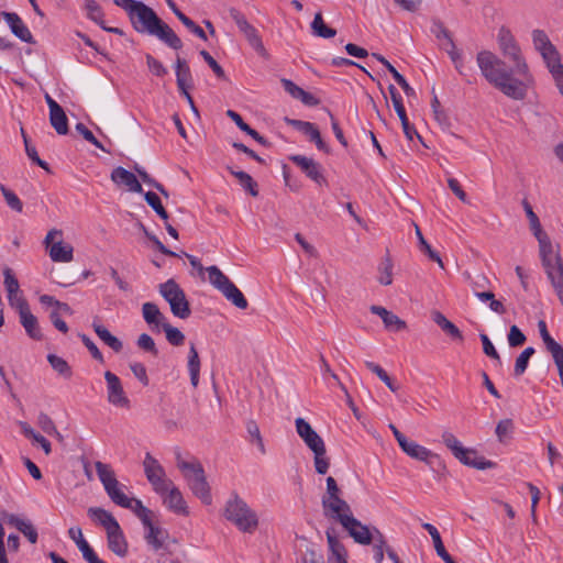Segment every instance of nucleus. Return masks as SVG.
Here are the masks:
<instances>
[{
  "mask_svg": "<svg viewBox=\"0 0 563 563\" xmlns=\"http://www.w3.org/2000/svg\"><path fill=\"white\" fill-rule=\"evenodd\" d=\"M477 65L485 79L505 96L522 100L526 97V86L512 75L516 71L507 69L506 64L489 51H482L476 56Z\"/></svg>",
  "mask_w": 563,
  "mask_h": 563,
  "instance_id": "1",
  "label": "nucleus"
},
{
  "mask_svg": "<svg viewBox=\"0 0 563 563\" xmlns=\"http://www.w3.org/2000/svg\"><path fill=\"white\" fill-rule=\"evenodd\" d=\"M129 19L136 32L154 35L173 49L183 47L180 37L145 3L141 2Z\"/></svg>",
  "mask_w": 563,
  "mask_h": 563,
  "instance_id": "2",
  "label": "nucleus"
},
{
  "mask_svg": "<svg viewBox=\"0 0 563 563\" xmlns=\"http://www.w3.org/2000/svg\"><path fill=\"white\" fill-rule=\"evenodd\" d=\"M96 472L104 490L110 499L120 507L131 509L136 517L142 521L143 526L150 525V519L153 518V511L145 507L140 499L129 498L121 489L114 472L110 465L100 461L95 463Z\"/></svg>",
  "mask_w": 563,
  "mask_h": 563,
  "instance_id": "3",
  "label": "nucleus"
},
{
  "mask_svg": "<svg viewBox=\"0 0 563 563\" xmlns=\"http://www.w3.org/2000/svg\"><path fill=\"white\" fill-rule=\"evenodd\" d=\"M296 431L305 444L313 453L314 470L318 474L324 475L330 467V459L327 456V449L323 439L303 418L295 420Z\"/></svg>",
  "mask_w": 563,
  "mask_h": 563,
  "instance_id": "4",
  "label": "nucleus"
},
{
  "mask_svg": "<svg viewBox=\"0 0 563 563\" xmlns=\"http://www.w3.org/2000/svg\"><path fill=\"white\" fill-rule=\"evenodd\" d=\"M176 460L177 467L181 471L194 495L205 505H210L212 501L210 486L201 463L197 460L192 462L184 461L179 452L176 454Z\"/></svg>",
  "mask_w": 563,
  "mask_h": 563,
  "instance_id": "5",
  "label": "nucleus"
},
{
  "mask_svg": "<svg viewBox=\"0 0 563 563\" xmlns=\"http://www.w3.org/2000/svg\"><path fill=\"white\" fill-rule=\"evenodd\" d=\"M224 517L243 532L252 533L258 526L255 511L235 493L227 501Z\"/></svg>",
  "mask_w": 563,
  "mask_h": 563,
  "instance_id": "6",
  "label": "nucleus"
},
{
  "mask_svg": "<svg viewBox=\"0 0 563 563\" xmlns=\"http://www.w3.org/2000/svg\"><path fill=\"white\" fill-rule=\"evenodd\" d=\"M158 291L161 296L169 303L172 313L180 319H187L191 314L189 301L186 298L185 291L180 286L170 278L167 282L159 284Z\"/></svg>",
  "mask_w": 563,
  "mask_h": 563,
  "instance_id": "7",
  "label": "nucleus"
},
{
  "mask_svg": "<svg viewBox=\"0 0 563 563\" xmlns=\"http://www.w3.org/2000/svg\"><path fill=\"white\" fill-rule=\"evenodd\" d=\"M497 41L503 55L514 62V70L516 74L528 77L529 67L521 55V49L511 31L506 26H501L497 34Z\"/></svg>",
  "mask_w": 563,
  "mask_h": 563,
  "instance_id": "8",
  "label": "nucleus"
},
{
  "mask_svg": "<svg viewBox=\"0 0 563 563\" xmlns=\"http://www.w3.org/2000/svg\"><path fill=\"white\" fill-rule=\"evenodd\" d=\"M206 271L208 272L209 282L212 286L220 290L229 301L239 309L244 310L247 308L249 302L242 291L219 269V267L213 265L207 267Z\"/></svg>",
  "mask_w": 563,
  "mask_h": 563,
  "instance_id": "9",
  "label": "nucleus"
},
{
  "mask_svg": "<svg viewBox=\"0 0 563 563\" xmlns=\"http://www.w3.org/2000/svg\"><path fill=\"white\" fill-rule=\"evenodd\" d=\"M229 13L231 19L238 25L239 30L244 34L249 44L255 49V52L261 57H263L264 59H268L269 54L262 42V37L260 36L257 30L247 22L245 15L234 8H231L229 10Z\"/></svg>",
  "mask_w": 563,
  "mask_h": 563,
  "instance_id": "10",
  "label": "nucleus"
},
{
  "mask_svg": "<svg viewBox=\"0 0 563 563\" xmlns=\"http://www.w3.org/2000/svg\"><path fill=\"white\" fill-rule=\"evenodd\" d=\"M321 504L323 515L327 518L338 521L341 525L343 522H353L351 506L341 497V495L328 499H321Z\"/></svg>",
  "mask_w": 563,
  "mask_h": 563,
  "instance_id": "11",
  "label": "nucleus"
},
{
  "mask_svg": "<svg viewBox=\"0 0 563 563\" xmlns=\"http://www.w3.org/2000/svg\"><path fill=\"white\" fill-rule=\"evenodd\" d=\"M143 465L146 478L153 485L154 490L158 494L166 493L172 486V482L165 478V471L159 462L146 453Z\"/></svg>",
  "mask_w": 563,
  "mask_h": 563,
  "instance_id": "12",
  "label": "nucleus"
},
{
  "mask_svg": "<svg viewBox=\"0 0 563 563\" xmlns=\"http://www.w3.org/2000/svg\"><path fill=\"white\" fill-rule=\"evenodd\" d=\"M538 329L545 350L552 356L558 368L560 382L563 387V346L550 335L544 320L538 321Z\"/></svg>",
  "mask_w": 563,
  "mask_h": 563,
  "instance_id": "13",
  "label": "nucleus"
},
{
  "mask_svg": "<svg viewBox=\"0 0 563 563\" xmlns=\"http://www.w3.org/2000/svg\"><path fill=\"white\" fill-rule=\"evenodd\" d=\"M58 235L62 236L60 230L52 229L45 236L44 243L49 247V257L53 262L68 263L74 258V249L70 244L58 241L52 243L53 239Z\"/></svg>",
  "mask_w": 563,
  "mask_h": 563,
  "instance_id": "14",
  "label": "nucleus"
},
{
  "mask_svg": "<svg viewBox=\"0 0 563 563\" xmlns=\"http://www.w3.org/2000/svg\"><path fill=\"white\" fill-rule=\"evenodd\" d=\"M104 379L107 383L108 401L115 407L129 408L130 399L123 389L120 378L114 373L107 371Z\"/></svg>",
  "mask_w": 563,
  "mask_h": 563,
  "instance_id": "15",
  "label": "nucleus"
},
{
  "mask_svg": "<svg viewBox=\"0 0 563 563\" xmlns=\"http://www.w3.org/2000/svg\"><path fill=\"white\" fill-rule=\"evenodd\" d=\"M289 159L316 184L319 186H328V181L322 173V167L318 162L303 155H291Z\"/></svg>",
  "mask_w": 563,
  "mask_h": 563,
  "instance_id": "16",
  "label": "nucleus"
},
{
  "mask_svg": "<svg viewBox=\"0 0 563 563\" xmlns=\"http://www.w3.org/2000/svg\"><path fill=\"white\" fill-rule=\"evenodd\" d=\"M400 449L411 459H415L420 462H424L428 465H433L434 460L439 462V464L445 468V465L442 463L440 455L432 452L431 450L427 449L426 446H422L418 444L415 441H404Z\"/></svg>",
  "mask_w": 563,
  "mask_h": 563,
  "instance_id": "17",
  "label": "nucleus"
},
{
  "mask_svg": "<svg viewBox=\"0 0 563 563\" xmlns=\"http://www.w3.org/2000/svg\"><path fill=\"white\" fill-rule=\"evenodd\" d=\"M19 316L26 334L33 340L41 341L43 333L38 325L37 318L30 310L27 301H19Z\"/></svg>",
  "mask_w": 563,
  "mask_h": 563,
  "instance_id": "18",
  "label": "nucleus"
},
{
  "mask_svg": "<svg viewBox=\"0 0 563 563\" xmlns=\"http://www.w3.org/2000/svg\"><path fill=\"white\" fill-rule=\"evenodd\" d=\"M543 268L554 292L563 305V258L558 257L554 263L545 265Z\"/></svg>",
  "mask_w": 563,
  "mask_h": 563,
  "instance_id": "19",
  "label": "nucleus"
},
{
  "mask_svg": "<svg viewBox=\"0 0 563 563\" xmlns=\"http://www.w3.org/2000/svg\"><path fill=\"white\" fill-rule=\"evenodd\" d=\"M3 19L7 21V23L10 26L11 32L14 36H16L22 42L29 43V44H35V40L27 29V26L24 24L20 15L15 12H2Z\"/></svg>",
  "mask_w": 563,
  "mask_h": 563,
  "instance_id": "20",
  "label": "nucleus"
},
{
  "mask_svg": "<svg viewBox=\"0 0 563 563\" xmlns=\"http://www.w3.org/2000/svg\"><path fill=\"white\" fill-rule=\"evenodd\" d=\"M110 178L115 185L125 186L130 191L139 194L143 191V188L140 181L137 180L136 176L132 172L121 166L115 167L111 172Z\"/></svg>",
  "mask_w": 563,
  "mask_h": 563,
  "instance_id": "21",
  "label": "nucleus"
},
{
  "mask_svg": "<svg viewBox=\"0 0 563 563\" xmlns=\"http://www.w3.org/2000/svg\"><path fill=\"white\" fill-rule=\"evenodd\" d=\"M2 518L8 525L16 528L21 533H23L32 544L37 542L38 534L31 521L8 512H2Z\"/></svg>",
  "mask_w": 563,
  "mask_h": 563,
  "instance_id": "22",
  "label": "nucleus"
},
{
  "mask_svg": "<svg viewBox=\"0 0 563 563\" xmlns=\"http://www.w3.org/2000/svg\"><path fill=\"white\" fill-rule=\"evenodd\" d=\"M142 316L144 321L151 327L152 331L161 332L162 327L167 321L166 317L161 312L158 306L154 302H145L142 305Z\"/></svg>",
  "mask_w": 563,
  "mask_h": 563,
  "instance_id": "23",
  "label": "nucleus"
},
{
  "mask_svg": "<svg viewBox=\"0 0 563 563\" xmlns=\"http://www.w3.org/2000/svg\"><path fill=\"white\" fill-rule=\"evenodd\" d=\"M353 522H343L341 526L349 532L350 537L356 543L369 544L372 542V533L367 526L363 525L358 519L352 516Z\"/></svg>",
  "mask_w": 563,
  "mask_h": 563,
  "instance_id": "24",
  "label": "nucleus"
},
{
  "mask_svg": "<svg viewBox=\"0 0 563 563\" xmlns=\"http://www.w3.org/2000/svg\"><path fill=\"white\" fill-rule=\"evenodd\" d=\"M108 548L118 556H125L128 553V542L124 538L123 531L120 525H115L113 528L107 531Z\"/></svg>",
  "mask_w": 563,
  "mask_h": 563,
  "instance_id": "25",
  "label": "nucleus"
},
{
  "mask_svg": "<svg viewBox=\"0 0 563 563\" xmlns=\"http://www.w3.org/2000/svg\"><path fill=\"white\" fill-rule=\"evenodd\" d=\"M464 452L463 457H455L463 465L476 468V470H487L496 466V463L493 461L486 460L484 456L479 455L475 449L463 448Z\"/></svg>",
  "mask_w": 563,
  "mask_h": 563,
  "instance_id": "26",
  "label": "nucleus"
},
{
  "mask_svg": "<svg viewBox=\"0 0 563 563\" xmlns=\"http://www.w3.org/2000/svg\"><path fill=\"white\" fill-rule=\"evenodd\" d=\"M539 243V253L542 266L552 264L558 257H562L560 251H554L551 239L545 232L536 235Z\"/></svg>",
  "mask_w": 563,
  "mask_h": 563,
  "instance_id": "27",
  "label": "nucleus"
},
{
  "mask_svg": "<svg viewBox=\"0 0 563 563\" xmlns=\"http://www.w3.org/2000/svg\"><path fill=\"white\" fill-rule=\"evenodd\" d=\"M144 527L147 530L144 536L146 543L151 545L155 551L162 549L165 540L168 538V532L159 526H156L153 522V518L150 519V525Z\"/></svg>",
  "mask_w": 563,
  "mask_h": 563,
  "instance_id": "28",
  "label": "nucleus"
},
{
  "mask_svg": "<svg viewBox=\"0 0 563 563\" xmlns=\"http://www.w3.org/2000/svg\"><path fill=\"white\" fill-rule=\"evenodd\" d=\"M431 318L435 324H438L443 332H445L453 340H457L460 342L463 341V334L460 329L451 322L442 312L438 310H433L431 312Z\"/></svg>",
  "mask_w": 563,
  "mask_h": 563,
  "instance_id": "29",
  "label": "nucleus"
},
{
  "mask_svg": "<svg viewBox=\"0 0 563 563\" xmlns=\"http://www.w3.org/2000/svg\"><path fill=\"white\" fill-rule=\"evenodd\" d=\"M92 328L98 338L107 344L113 352L120 353L123 349V343L115 335L111 334V332L101 323L93 322Z\"/></svg>",
  "mask_w": 563,
  "mask_h": 563,
  "instance_id": "30",
  "label": "nucleus"
},
{
  "mask_svg": "<svg viewBox=\"0 0 563 563\" xmlns=\"http://www.w3.org/2000/svg\"><path fill=\"white\" fill-rule=\"evenodd\" d=\"M325 536L331 556L336 560V563H347V551L344 544L336 538L334 531L328 529Z\"/></svg>",
  "mask_w": 563,
  "mask_h": 563,
  "instance_id": "31",
  "label": "nucleus"
},
{
  "mask_svg": "<svg viewBox=\"0 0 563 563\" xmlns=\"http://www.w3.org/2000/svg\"><path fill=\"white\" fill-rule=\"evenodd\" d=\"M176 82L179 90L191 86V73L187 62L177 55L175 62Z\"/></svg>",
  "mask_w": 563,
  "mask_h": 563,
  "instance_id": "32",
  "label": "nucleus"
},
{
  "mask_svg": "<svg viewBox=\"0 0 563 563\" xmlns=\"http://www.w3.org/2000/svg\"><path fill=\"white\" fill-rule=\"evenodd\" d=\"M372 56L386 67V69L393 75L396 82L402 88L404 92L408 97L415 95L413 88L408 84L406 78L383 55L373 53Z\"/></svg>",
  "mask_w": 563,
  "mask_h": 563,
  "instance_id": "33",
  "label": "nucleus"
},
{
  "mask_svg": "<svg viewBox=\"0 0 563 563\" xmlns=\"http://www.w3.org/2000/svg\"><path fill=\"white\" fill-rule=\"evenodd\" d=\"M227 115L238 125V128L241 131L245 132L257 143H260L264 146L271 145V143L264 136H262L256 130L252 129L247 123H245L243 121L242 117L238 112H235L233 110H228Z\"/></svg>",
  "mask_w": 563,
  "mask_h": 563,
  "instance_id": "34",
  "label": "nucleus"
},
{
  "mask_svg": "<svg viewBox=\"0 0 563 563\" xmlns=\"http://www.w3.org/2000/svg\"><path fill=\"white\" fill-rule=\"evenodd\" d=\"M87 514L93 521L101 525L106 531L119 523L111 512L100 507H90Z\"/></svg>",
  "mask_w": 563,
  "mask_h": 563,
  "instance_id": "35",
  "label": "nucleus"
},
{
  "mask_svg": "<svg viewBox=\"0 0 563 563\" xmlns=\"http://www.w3.org/2000/svg\"><path fill=\"white\" fill-rule=\"evenodd\" d=\"M168 490L169 494L164 499V503L167 505V507L177 514L187 515V506L180 490L175 486H169Z\"/></svg>",
  "mask_w": 563,
  "mask_h": 563,
  "instance_id": "36",
  "label": "nucleus"
},
{
  "mask_svg": "<svg viewBox=\"0 0 563 563\" xmlns=\"http://www.w3.org/2000/svg\"><path fill=\"white\" fill-rule=\"evenodd\" d=\"M188 371L190 374V383L194 388H196L199 384V373H200V358L198 351L194 343H190L189 354H188Z\"/></svg>",
  "mask_w": 563,
  "mask_h": 563,
  "instance_id": "37",
  "label": "nucleus"
},
{
  "mask_svg": "<svg viewBox=\"0 0 563 563\" xmlns=\"http://www.w3.org/2000/svg\"><path fill=\"white\" fill-rule=\"evenodd\" d=\"M49 122L57 134L65 135L68 133V119L62 107L49 112Z\"/></svg>",
  "mask_w": 563,
  "mask_h": 563,
  "instance_id": "38",
  "label": "nucleus"
},
{
  "mask_svg": "<svg viewBox=\"0 0 563 563\" xmlns=\"http://www.w3.org/2000/svg\"><path fill=\"white\" fill-rule=\"evenodd\" d=\"M68 537L76 543L85 560L95 552L89 543L85 540L80 527L69 528Z\"/></svg>",
  "mask_w": 563,
  "mask_h": 563,
  "instance_id": "39",
  "label": "nucleus"
},
{
  "mask_svg": "<svg viewBox=\"0 0 563 563\" xmlns=\"http://www.w3.org/2000/svg\"><path fill=\"white\" fill-rule=\"evenodd\" d=\"M230 174L234 176L240 185L250 192L251 196L257 197L258 196V187L256 181L245 172L243 170H234L231 167H228Z\"/></svg>",
  "mask_w": 563,
  "mask_h": 563,
  "instance_id": "40",
  "label": "nucleus"
},
{
  "mask_svg": "<svg viewBox=\"0 0 563 563\" xmlns=\"http://www.w3.org/2000/svg\"><path fill=\"white\" fill-rule=\"evenodd\" d=\"M311 29L314 35L323 38H330L335 36L336 31L330 26H328L322 18V14L316 13L313 21L311 23Z\"/></svg>",
  "mask_w": 563,
  "mask_h": 563,
  "instance_id": "41",
  "label": "nucleus"
},
{
  "mask_svg": "<svg viewBox=\"0 0 563 563\" xmlns=\"http://www.w3.org/2000/svg\"><path fill=\"white\" fill-rule=\"evenodd\" d=\"M393 261L388 254L382 260L378 265V282L380 285L389 286L393 283Z\"/></svg>",
  "mask_w": 563,
  "mask_h": 563,
  "instance_id": "42",
  "label": "nucleus"
},
{
  "mask_svg": "<svg viewBox=\"0 0 563 563\" xmlns=\"http://www.w3.org/2000/svg\"><path fill=\"white\" fill-rule=\"evenodd\" d=\"M544 63L563 96V64L561 63V56H556V59L544 60Z\"/></svg>",
  "mask_w": 563,
  "mask_h": 563,
  "instance_id": "43",
  "label": "nucleus"
},
{
  "mask_svg": "<svg viewBox=\"0 0 563 563\" xmlns=\"http://www.w3.org/2000/svg\"><path fill=\"white\" fill-rule=\"evenodd\" d=\"M422 528L424 530H427L429 532L430 537L432 538L437 554L442 560L445 559L446 556H449L450 554L448 553V551L444 548V544L442 542V539H441V536H440L438 529L433 525L428 523V522L422 523Z\"/></svg>",
  "mask_w": 563,
  "mask_h": 563,
  "instance_id": "44",
  "label": "nucleus"
},
{
  "mask_svg": "<svg viewBox=\"0 0 563 563\" xmlns=\"http://www.w3.org/2000/svg\"><path fill=\"white\" fill-rule=\"evenodd\" d=\"M441 439L443 444L452 452L454 457H463L464 452L462 451V449L464 446L452 432L448 430L443 431L441 434Z\"/></svg>",
  "mask_w": 563,
  "mask_h": 563,
  "instance_id": "45",
  "label": "nucleus"
},
{
  "mask_svg": "<svg viewBox=\"0 0 563 563\" xmlns=\"http://www.w3.org/2000/svg\"><path fill=\"white\" fill-rule=\"evenodd\" d=\"M47 361L53 367V369L57 372L59 375H62L65 378L71 377L73 372L66 360L55 354H48Z\"/></svg>",
  "mask_w": 563,
  "mask_h": 563,
  "instance_id": "46",
  "label": "nucleus"
},
{
  "mask_svg": "<svg viewBox=\"0 0 563 563\" xmlns=\"http://www.w3.org/2000/svg\"><path fill=\"white\" fill-rule=\"evenodd\" d=\"M21 133H22V137H23V141H24L25 152H26L27 157H29V158H30V159H31L35 165L40 166L41 168H43L44 170H46V172H48V173H49V172H51V169H49L48 164H47L45 161H43V159H41V158H40V156H38V154H37V151H36L35 146H33V145L30 143V141H29V139H27V136H26V134H25V132H24V130H23V129H21Z\"/></svg>",
  "mask_w": 563,
  "mask_h": 563,
  "instance_id": "47",
  "label": "nucleus"
},
{
  "mask_svg": "<svg viewBox=\"0 0 563 563\" xmlns=\"http://www.w3.org/2000/svg\"><path fill=\"white\" fill-rule=\"evenodd\" d=\"M144 199L147 202V205L153 208V210L157 213V216L162 220H164V221L168 220L169 216H168L166 209L163 207L159 197L155 192L147 191L144 195Z\"/></svg>",
  "mask_w": 563,
  "mask_h": 563,
  "instance_id": "48",
  "label": "nucleus"
},
{
  "mask_svg": "<svg viewBox=\"0 0 563 563\" xmlns=\"http://www.w3.org/2000/svg\"><path fill=\"white\" fill-rule=\"evenodd\" d=\"M166 334V340L174 346H180L185 342V335L184 333L173 327L169 322H166L162 329Z\"/></svg>",
  "mask_w": 563,
  "mask_h": 563,
  "instance_id": "49",
  "label": "nucleus"
},
{
  "mask_svg": "<svg viewBox=\"0 0 563 563\" xmlns=\"http://www.w3.org/2000/svg\"><path fill=\"white\" fill-rule=\"evenodd\" d=\"M4 287L8 292V300L12 301L14 292H19V282L10 267L3 269Z\"/></svg>",
  "mask_w": 563,
  "mask_h": 563,
  "instance_id": "50",
  "label": "nucleus"
},
{
  "mask_svg": "<svg viewBox=\"0 0 563 563\" xmlns=\"http://www.w3.org/2000/svg\"><path fill=\"white\" fill-rule=\"evenodd\" d=\"M522 206L526 211L527 218L529 220V227H530V230L532 231L533 235L536 236L537 234L544 232L541 227L540 220H539L538 216L536 214V212L533 211L531 205L525 199L522 201Z\"/></svg>",
  "mask_w": 563,
  "mask_h": 563,
  "instance_id": "51",
  "label": "nucleus"
},
{
  "mask_svg": "<svg viewBox=\"0 0 563 563\" xmlns=\"http://www.w3.org/2000/svg\"><path fill=\"white\" fill-rule=\"evenodd\" d=\"M0 191L7 202V205L16 212H22L23 203L20 198L9 188H7L3 184H0Z\"/></svg>",
  "mask_w": 563,
  "mask_h": 563,
  "instance_id": "52",
  "label": "nucleus"
},
{
  "mask_svg": "<svg viewBox=\"0 0 563 563\" xmlns=\"http://www.w3.org/2000/svg\"><path fill=\"white\" fill-rule=\"evenodd\" d=\"M514 431V422L511 419H503L496 426V435L500 443H505Z\"/></svg>",
  "mask_w": 563,
  "mask_h": 563,
  "instance_id": "53",
  "label": "nucleus"
},
{
  "mask_svg": "<svg viewBox=\"0 0 563 563\" xmlns=\"http://www.w3.org/2000/svg\"><path fill=\"white\" fill-rule=\"evenodd\" d=\"M532 42L534 48L541 53L542 51H547L548 47L553 45L543 30H533L532 31Z\"/></svg>",
  "mask_w": 563,
  "mask_h": 563,
  "instance_id": "54",
  "label": "nucleus"
},
{
  "mask_svg": "<svg viewBox=\"0 0 563 563\" xmlns=\"http://www.w3.org/2000/svg\"><path fill=\"white\" fill-rule=\"evenodd\" d=\"M136 345L140 350L152 354L153 356L158 355V350L153 338L147 333H142L139 335Z\"/></svg>",
  "mask_w": 563,
  "mask_h": 563,
  "instance_id": "55",
  "label": "nucleus"
},
{
  "mask_svg": "<svg viewBox=\"0 0 563 563\" xmlns=\"http://www.w3.org/2000/svg\"><path fill=\"white\" fill-rule=\"evenodd\" d=\"M246 431H247L249 435L256 442L258 450L262 453H265V445H264V442H263V439L261 435V431H260V428H258L256 421L249 420L246 422Z\"/></svg>",
  "mask_w": 563,
  "mask_h": 563,
  "instance_id": "56",
  "label": "nucleus"
},
{
  "mask_svg": "<svg viewBox=\"0 0 563 563\" xmlns=\"http://www.w3.org/2000/svg\"><path fill=\"white\" fill-rule=\"evenodd\" d=\"M76 131L89 143L100 148L103 152L109 153L108 150L103 147V145L96 139L93 133L81 122L76 124Z\"/></svg>",
  "mask_w": 563,
  "mask_h": 563,
  "instance_id": "57",
  "label": "nucleus"
},
{
  "mask_svg": "<svg viewBox=\"0 0 563 563\" xmlns=\"http://www.w3.org/2000/svg\"><path fill=\"white\" fill-rule=\"evenodd\" d=\"M146 65L152 74L157 77H164L167 75V68L159 62L157 58L152 56L151 54H146Z\"/></svg>",
  "mask_w": 563,
  "mask_h": 563,
  "instance_id": "58",
  "label": "nucleus"
},
{
  "mask_svg": "<svg viewBox=\"0 0 563 563\" xmlns=\"http://www.w3.org/2000/svg\"><path fill=\"white\" fill-rule=\"evenodd\" d=\"M388 91H389L391 102H393L394 109H395L398 118L399 119L404 118L402 114H407V113H406V110H405V107L402 103L401 96L399 95V92L397 91V89L395 88L394 85L388 86Z\"/></svg>",
  "mask_w": 563,
  "mask_h": 563,
  "instance_id": "59",
  "label": "nucleus"
},
{
  "mask_svg": "<svg viewBox=\"0 0 563 563\" xmlns=\"http://www.w3.org/2000/svg\"><path fill=\"white\" fill-rule=\"evenodd\" d=\"M385 328L390 331H402L407 329L405 320L400 319L397 314L390 312L386 320L383 321Z\"/></svg>",
  "mask_w": 563,
  "mask_h": 563,
  "instance_id": "60",
  "label": "nucleus"
},
{
  "mask_svg": "<svg viewBox=\"0 0 563 563\" xmlns=\"http://www.w3.org/2000/svg\"><path fill=\"white\" fill-rule=\"evenodd\" d=\"M527 338L517 325H511L508 333V343L511 347L521 346Z\"/></svg>",
  "mask_w": 563,
  "mask_h": 563,
  "instance_id": "61",
  "label": "nucleus"
},
{
  "mask_svg": "<svg viewBox=\"0 0 563 563\" xmlns=\"http://www.w3.org/2000/svg\"><path fill=\"white\" fill-rule=\"evenodd\" d=\"M79 338L82 342V344L87 347V350L90 352L91 356L100 362L103 363L104 358L98 346L90 340V338L84 333L79 334Z\"/></svg>",
  "mask_w": 563,
  "mask_h": 563,
  "instance_id": "62",
  "label": "nucleus"
},
{
  "mask_svg": "<svg viewBox=\"0 0 563 563\" xmlns=\"http://www.w3.org/2000/svg\"><path fill=\"white\" fill-rule=\"evenodd\" d=\"M200 56L203 60L209 65V67L213 70L216 76L220 79L225 78V73L223 68L218 64V62L205 49L200 51Z\"/></svg>",
  "mask_w": 563,
  "mask_h": 563,
  "instance_id": "63",
  "label": "nucleus"
},
{
  "mask_svg": "<svg viewBox=\"0 0 563 563\" xmlns=\"http://www.w3.org/2000/svg\"><path fill=\"white\" fill-rule=\"evenodd\" d=\"M36 423L46 434L54 432L56 428L53 419L46 412L43 411L38 413Z\"/></svg>",
  "mask_w": 563,
  "mask_h": 563,
  "instance_id": "64",
  "label": "nucleus"
}]
</instances>
